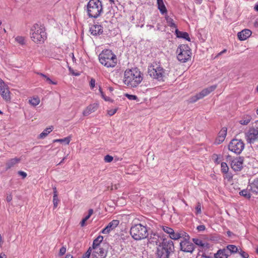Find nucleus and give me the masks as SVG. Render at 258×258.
Here are the masks:
<instances>
[{"label":"nucleus","mask_w":258,"mask_h":258,"mask_svg":"<svg viewBox=\"0 0 258 258\" xmlns=\"http://www.w3.org/2000/svg\"><path fill=\"white\" fill-rule=\"evenodd\" d=\"M143 75L138 68L127 70L124 74L123 82L128 88L137 87L142 81Z\"/></svg>","instance_id":"obj_1"},{"label":"nucleus","mask_w":258,"mask_h":258,"mask_svg":"<svg viewBox=\"0 0 258 258\" xmlns=\"http://www.w3.org/2000/svg\"><path fill=\"white\" fill-rule=\"evenodd\" d=\"M174 251L173 242L171 240L163 239L158 245L156 250L157 258H169L171 253Z\"/></svg>","instance_id":"obj_2"},{"label":"nucleus","mask_w":258,"mask_h":258,"mask_svg":"<svg viewBox=\"0 0 258 258\" xmlns=\"http://www.w3.org/2000/svg\"><path fill=\"white\" fill-rule=\"evenodd\" d=\"M99 62L106 68H114L117 63L116 55L109 49L103 50L98 56Z\"/></svg>","instance_id":"obj_3"},{"label":"nucleus","mask_w":258,"mask_h":258,"mask_svg":"<svg viewBox=\"0 0 258 258\" xmlns=\"http://www.w3.org/2000/svg\"><path fill=\"white\" fill-rule=\"evenodd\" d=\"M148 74L152 79L159 82H164L167 75L166 70L156 62H153L148 67Z\"/></svg>","instance_id":"obj_4"},{"label":"nucleus","mask_w":258,"mask_h":258,"mask_svg":"<svg viewBox=\"0 0 258 258\" xmlns=\"http://www.w3.org/2000/svg\"><path fill=\"white\" fill-rule=\"evenodd\" d=\"M88 16L97 18L103 12L102 2L100 0H90L87 6Z\"/></svg>","instance_id":"obj_5"},{"label":"nucleus","mask_w":258,"mask_h":258,"mask_svg":"<svg viewBox=\"0 0 258 258\" xmlns=\"http://www.w3.org/2000/svg\"><path fill=\"white\" fill-rule=\"evenodd\" d=\"M31 38L35 43L43 42L46 38V34L43 27L37 24H34L31 29Z\"/></svg>","instance_id":"obj_6"},{"label":"nucleus","mask_w":258,"mask_h":258,"mask_svg":"<svg viewBox=\"0 0 258 258\" xmlns=\"http://www.w3.org/2000/svg\"><path fill=\"white\" fill-rule=\"evenodd\" d=\"M130 234L136 240L145 239L148 235L147 228L141 224H135L131 227Z\"/></svg>","instance_id":"obj_7"},{"label":"nucleus","mask_w":258,"mask_h":258,"mask_svg":"<svg viewBox=\"0 0 258 258\" xmlns=\"http://www.w3.org/2000/svg\"><path fill=\"white\" fill-rule=\"evenodd\" d=\"M181 240L179 245L180 250L185 252L192 253L195 249V247L192 243L189 241L190 236L185 232L183 231L181 234Z\"/></svg>","instance_id":"obj_8"},{"label":"nucleus","mask_w":258,"mask_h":258,"mask_svg":"<svg viewBox=\"0 0 258 258\" xmlns=\"http://www.w3.org/2000/svg\"><path fill=\"white\" fill-rule=\"evenodd\" d=\"M177 58L182 62H185L191 57V50L188 45H180L177 49Z\"/></svg>","instance_id":"obj_9"},{"label":"nucleus","mask_w":258,"mask_h":258,"mask_svg":"<svg viewBox=\"0 0 258 258\" xmlns=\"http://www.w3.org/2000/svg\"><path fill=\"white\" fill-rule=\"evenodd\" d=\"M244 148V144L241 140L233 139L228 145V149L237 154H239Z\"/></svg>","instance_id":"obj_10"},{"label":"nucleus","mask_w":258,"mask_h":258,"mask_svg":"<svg viewBox=\"0 0 258 258\" xmlns=\"http://www.w3.org/2000/svg\"><path fill=\"white\" fill-rule=\"evenodd\" d=\"M245 139L247 143L252 144L258 140V130L250 128L245 133Z\"/></svg>","instance_id":"obj_11"},{"label":"nucleus","mask_w":258,"mask_h":258,"mask_svg":"<svg viewBox=\"0 0 258 258\" xmlns=\"http://www.w3.org/2000/svg\"><path fill=\"white\" fill-rule=\"evenodd\" d=\"M162 229L167 234H169V237L173 240H178L181 238V234L183 231L180 230L175 232L174 230L169 227L162 226Z\"/></svg>","instance_id":"obj_12"},{"label":"nucleus","mask_w":258,"mask_h":258,"mask_svg":"<svg viewBox=\"0 0 258 258\" xmlns=\"http://www.w3.org/2000/svg\"><path fill=\"white\" fill-rule=\"evenodd\" d=\"M0 94L3 98L6 101H10L11 100L10 92L9 87L6 85L3 80L0 78Z\"/></svg>","instance_id":"obj_13"},{"label":"nucleus","mask_w":258,"mask_h":258,"mask_svg":"<svg viewBox=\"0 0 258 258\" xmlns=\"http://www.w3.org/2000/svg\"><path fill=\"white\" fill-rule=\"evenodd\" d=\"M93 258H104L107 255V251L103 247H96L93 249Z\"/></svg>","instance_id":"obj_14"},{"label":"nucleus","mask_w":258,"mask_h":258,"mask_svg":"<svg viewBox=\"0 0 258 258\" xmlns=\"http://www.w3.org/2000/svg\"><path fill=\"white\" fill-rule=\"evenodd\" d=\"M243 159L240 158H236L231 161V167L234 171H240L242 168Z\"/></svg>","instance_id":"obj_15"},{"label":"nucleus","mask_w":258,"mask_h":258,"mask_svg":"<svg viewBox=\"0 0 258 258\" xmlns=\"http://www.w3.org/2000/svg\"><path fill=\"white\" fill-rule=\"evenodd\" d=\"M193 242L197 245L199 246L201 249H200V251L203 250H206L210 248V244L204 241L201 239L197 238H194L192 239Z\"/></svg>","instance_id":"obj_16"},{"label":"nucleus","mask_w":258,"mask_h":258,"mask_svg":"<svg viewBox=\"0 0 258 258\" xmlns=\"http://www.w3.org/2000/svg\"><path fill=\"white\" fill-rule=\"evenodd\" d=\"M119 222L117 220H113L110 222L107 226L102 229L101 232L103 234L109 233V232L116 228L119 224Z\"/></svg>","instance_id":"obj_17"},{"label":"nucleus","mask_w":258,"mask_h":258,"mask_svg":"<svg viewBox=\"0 0 258 258\" xmlns=\"http://www.w3.org/2000/svg\"><path fill=\"white\" fill-rule=\"evenodd\" d=\"M91 34L94 36L99 35L102 34L103 27L101 25L98 24H95L92 26L90 28Z\"/></svg>","instance_id":"obj_18"},{"label":"nucleus","mask_w":258,"mask_h":258,"mask_svg":"<svg viewBox=\"0 0 258 258\" xmlns=\"http://www.w3.org/2000/svg\"><path fill=\"white\" fill-rule=\"evenodd\" d=\"M227 128L223 127L218 133V136L216 140V143L217 144L222 143L224 140L227 135Z\"/></svg>","instance_id":"obj_19"},{"label":"nucleus","mask_w":258,"mask_h":258,"mask_svg":"<svg viewBox=\"0 0 258 258\" xmlns=\"http://www.w3.org/2000/svg\"><path fill=\"white\" fill-rule=\"evenodd\" d=\"M251 31L249 29H244L237 34L238 39L241 41L247 39L251 35Z\"/></svg>","instance_id":"obj_20"},{"label":"nucleus","mask_w":258,"mask_h":258,"mask_svg":"<svg viewBox=\"0 0 258 258\" xmlns=\"http://www.w3.org/2000/svg\"><path fill=\"white\" fill-rule=\"evenodd\" d=\"M98 108V104L96 103H93L89 105L86 107V108L83 111V114L84 116H88L91 113L95 112Z\"/></svg>","instance_id":"obj_21"},{"label":"nucleus","mask_w":258,"mask_h":258,"mask_svg":"<svg viewBox=\"0 0 258 258\" xmlns=\"http://www.w3.org/2000/svg\"><path fill=\"white\" fill-rule=\"evenodd\" d=\"M229 253L225 248L219 249L214 255V258H228Z\"/></svg>","instance_id":"obj_22"},{"label":"nucleus","mask_w":258,"mask_h":258,"mask_svg":"<svg viewBox=\"0 0 258 258\" xmlns=\"http://www.w3.org/2000/svg\"><path fill=\"white\" fill-rule=\"evenodd\" d=\"M217 88V85H212L209 87H207L204 89H203L201 92L199 93L200 97L202 98H204L205 96L209 95L211 92L214 91Z\"/></svg>","instance_id":"obj_23"},{"label":"nucleus","mask_w":258,"mask_h":258,"mask_svg":"<svg viewBox=\"0 0 258 258\" xmlns=\"http://www.w3.org/2000/svg\"><path fill=\"white\" fill-rule=\"evenodd\" d=\"M248 189L254 193L258 192V179H254L248 186Z\"/></svg>","instance_id":"obj_24"},{"label":"nucleus","mask_w":258,"mask_h":258,"mask_svg":"<svg viewBox=\"0 0 258 258\" xmlns=\"http://www.w3.org/2000/svg\"><path fill=\"white\" fill-rule=\"evenodd\" d=\"M20 161H21V158H16V157L10 159L9 160H8L7 162V163L6 164V169H10L11 168L13 167L16 164L19 163L20 162Z\"/></svg>","instance_id":"obj_25"},{"label":"nucleus","mask_w":258,"mask_h":258,"mask_svg":"<svg viewBox=\"0 0 258 258\" xmlns=\"http://www.w3.org/2000/svg\"><path fill=\"white\" fill-rule=\"evenodd\" d=\"M175 32L177 37L184 39L188 41H190L188 33L180 31L177 29H175Z\"/></svg>","instance_id":"obj_26"},{"label":"nucleus","mask_w":258,"mask_h":258,"mask_svg":"<svg viewBox=\"0 0 258 258\" xmlns=\"http://www.w3.org/2000/svg\"><path fill=\"white\" fill-rule=\"evenodd\" d=\"M158 8L162 14L167 13V9L164 4L163 0H157Z\"/></svg>","instance_id":"obj_27"},{"label":"nucleus","mask_w":258,"mask_h":258,"mask_svg":"<svg viewBox=\"0 0 258 258\" xmlns=\"http://www.w3.org/2000/svg\"><path fill=\"white\" fill-rule=\"evenodd\" d=\"M225 249H227L228 250V253H229V256L232 253H235L238 252V248L234 245L229 244L228 245Z\"/></svg>","instance_id":"obj_28"},{"label":"nucleus","mask_w":258,"mask_h":258,"mask_svg":"<svg viewBox=\"0 0 258 258\" xmlns=\"http://www.w3.org/2000/svg\"><path fill=\"white\" fill-rule=\"evenodd\" d=\"M103 239V237L101 235L98 236L95 239H94L93 242L92 246L91 247L92 249L96 247H100V243L102 241Z\"/></svg>","instance_id":"obj_29"},{"label":"nucleus","mask_w":258,"mask_h":258,"mask_svg":"<svg viewBox=\"0 0 258 258\" xmlns=\"http://www.w3.org/2000/svg\"><path fill=\"white\" fill-rule=\"evenodd\" d=\"M53 126H50L45 128L39 135V138L44 139L53 130Z\"/></svg>","instance_id":"obj_30"},{"label":"nucleus","mask_w":258,"mask_h":258,"mask_svg":"<svg viewBox=\"0 0 258 258\" xmlns=\"http://www.w3.org/2000/svg\"><path fill=\"white\" fill-rule=\"evenodd\" d=\"M37 74L40 76H41L48 84L53 85L57 84L56 82H54L51 80V79L47 75L41 73H37Z\"/></svg>","instance_id":"obj_31"},{"label":"nucleus","mask_w":258,"mask_h":258,"mask_svg":"<svg viewBox=\"0 0 258 258\" xmlns=\"http://www.w3.org/2000/svg\"><path fill=\"white\" fill-rule=\"evenodd\" d=\"M251 120V117L250 115H244L242 118L239 120V123L242 125H247Z\"/></svg>","instance_id":"obj_32"},{"label":"nucleus","mask_w":258,"mask_h":258,"mask_svg":"<svg viewBox=\"0 0 258 258\" xmlns=\"http://www.w3.org/2000/svg\"><path fill=\"white\" fill-rule=\"evenodd\" d=\"M71 140V137H67L63 139H55L53 141V143L60 142L64 143L66 145H68Z\"/></svg>","instance_id":"obj_33"},{"label":"nucleus","mask_w":258,"mask_h":258,"mask_svg":"<svg viewBox=\"0 0 258 258\" xmlns=\"http://www.w3.org/2000/svg\"><path fill=\"white\" fill-rule=\"evenodd\" d=\"M29 102L33 106H36L40 103V99L38 97H34L29 99Z\"/></svg>","instance_id":"obj_34"},{"label":"nucleus","mask_w":258,"mask_h":258,"mask_svg":"<svg viewBox=\"0 0 258 258\" xmlns=\"http://www.w3.org/2000/svg\"><path fill=\"white\" fill-rule=\"evenodd\" d=\"M99 92L100 93V95L102 97V98L106 101H110V102H113V100H112L110 97H107V96H106L104 94V93H103L101 88L100 87H99Z\"/></svg>","instance_id":"obj_35"},{"label":"nucleus","mask_w":258,"mask_h":258,"mask_svg":"<svg viewBox=\"0 0 258 258\" xmlns=\"http://www.w3.org/2000/svg\"><path fill=\"white\" fill-rule=\"evenodd\" d=\"M167 22L169 26L171 28H175L176 29V26L174 23L173 20L172 18H167Z\"/></svg>","instance_id":"obj_36"},{"label":"nucleus","mask_w":258,"mask_h":258,"mask_svg":"<svg viewBox=\"0 0 258 258\" xmlns=\"http://www.w3.org/2000/svg\"><path fill=\"white\" fill-rule=\"evenodd\" d=\"M15 40L20 45H23L25 44V39L22 36H17L16 37Z\"/></svg>","instance_id":"obj_37"},{"label":"nucleus","mask_w":258,"mask_h":258,"mask_svg":"<svg viewBox=\"0 0 258 258\" xmlns=\"http://www.w3.org/2000/svg\"><path fill=\"white\" fill-rule=\"evenodd\" d=\"M228 169V167L226 163L222 162L221 163V171L222 172L227 173Z\"/></svg>","instance_id":"obj_38"},{"label":"nucleus","mask_w":258,"mask_h":258,"mask_svg":"<svg viewBox=\"0 0 258 258\" xmlns=\"http://www.w3.org/2000/svg\"><path fill=\"white\" fill-rule=\"evenodd\" d=\"M202 99L201 97H200L199 94H197L195 96H192L189 99V101L191 103H194L198 101V100Z\"/></svg>","instance_id":"obj_39"},{"label":"nucleus","mask_w":258,"mask_h":258,"mask_svg":"<svg viewBox=\"0 0 258 258\" xmlns=\"http://www.w3.org/2000/svg\"><path fill=\"white\" fill-rule=\"evenodd\" d=\"M240 195L242 196L245 198H250V194L248 193V191L247 190L244 189L241 191L239 192Z\"/></svg>","instance_id":"obj_40"},{"label":"nucleus","mask_w":258,"mask_h":258,"mask_svg":"<svg viewBox=\"0 0 258 258\" xmlns=\"http://www.w3.org/2000/svg\"><path fill=\"white\" fill-rule=\"evenodd\" d=\"M92 252V248L90 247L88 250L83 254L82 258H89Z\"/></svg>","instance_id":"obj_41"},{"label":"nucleus","mask_w":258,"mask_h":258,"mask_svg":"<svg viewBox=\"0 0 258 258\" xmlns=\"http://www.w3.org/2000/svg\"><path fill=\"white\" fill-rule=\"evenodd\" d=\"M125 96L130 100H136L138 99V97L136 95L125 94Z\"/></svg>","instance_id":"obj_42"},{"label":"nucleus","mask_w":258,"mask_h":258,"mask_svg":"<svg viewBox=\"0 0 258 258\" xmlns=\"http://www.w3.org/2000/svg\"><path fill=\"white\" fill-rule=\"evenodd\" d=\"M159 236L156 234H153V238H150V242H153L157 243L158 242Z\"/></svg>","instance_id":"obj_43"},{"label":"nucleus","mask_w":258,"mask_h":258,"mask_svg":"<svg viewBox=\"0 0 258 258\" xmlns=\"http://www.w3.org/2000/svg\"><path fill=\"white\" fill-rule=\"evenodd\" d=\"M113 159V157L109 155H107L104 157V161L105 162H111Z\"/></svg>","instance_id":"obj_44"},{"label":"nucleus","mask_w":258,"mask_h":258,"mask_svg":"<svg viewBox=\"0 0 258 258\" xmlns=\"http://www.w3.org/2000/svg\"><path fill=\"white\" fill-rule=\"evenodd\" d=\"M238 252L241 255V256L243 258H248L249 256V255L247 253L242 250H241L240 251H238Z\"/></svg>","instance_id":"obj_45"},{"label":"nucleus","mask_w":258,"mask_h":258,"mask_svg":"<svg viewBox=\"0 0 258 258\" xmlns=\"http://www.w3.org/2000/svg\"><path fill=\"white\" fill-rule=\"evenodd\" d=\"M93 209H89V211H88V214L87 216H85V217L84 218V219L87 221L89 218L90 217H91V216L93 214Z\"/></svg>","instance_id":"obj_46"},{"label":"nucleus","mask_w":258,"mask_h":258,"mask_svg":"<svg viewBox=\"0 0 258 258\" xmlns=\"http://www.w3.org/2000/svg\"><path fill=\"white\" fill-rule=\"evenodd\" d=\"M59 200L57 198V196L56 197H53V206L54 208H56L58 205Z\"/></svg>","instance_id":"obj_47"},{"label":"nucleus","mask_w":258,"mask_h":258,"mask_svg":"<svg viewBox=\"0 0 258 258\" xmlns=\"http://www.w3.org/2000/svg\"><path fill=\"white\" fill-rule=\"evenodd\" d=\"M197 214L201 213V206L200 203H198L196 208Z\"/></svg>","instance_id":"obj_48"},{"label":"nucleus","mask_w":258,"mask_h":258,"mask_svg":"<svg viewBox=\"0 0 258 258\" xmlns=\"http://www.w3.org/2000/svg\"><path fill=\"white\" fill-rule=\"evenodd\" d=\"M117 108H115L113 109H110L108 110V114L109 116H112L114 115L117 111Z\"/></svg>","instance_id":"obj_49"},{"label":"nucleus","mask_w":258,"mask_h":258,"mask_svg":"<svg viewBox=\"0 0 258 258\" xmlns=\"http://www.w3.org/2000/svg\"><path fill=\"white\" fill-rule=\"evenodd\" d=\"M95 80L93 78H92L90 82V86L91 89H93L95 86Z\"/></svg>","instance_id":"obj_50"},{"label":"nucleus","mask_w":258,"mask_h":258,"mask_svg":"<svg viewBox=\"0 0 258 258\" xmlns=\"http://www.w3.org/2000/svg\"><path fill=\"white\" fill-rule=\"evenodd\" d=\"M66 248L64 246H62V247L60 248V249L59 250V254L60 255H62L66 253Z\"/></svg>","instance_id":"obj_51"},{"label":"nucleus","mask_w":258,"mask_h":258,"mask_svg":"<svg viewBox=\"0 0 258 258\" xmlns=\"http://www.w3.org/2000/svg\"><path fill=\"white\" fill-rule=\"evenodd\" d=\"M205 229H206V227H205V225H200L198 226L197 228V229L199 231H203L205 230Z\"/></svg>","instance_id":"obj_52"},{"label":"nucleus","mask_w":258,"mask_h":258,"mask_svg":"<svg viewBox=\"0 0 258 258\" xmlns=\"http://www.w3.org/2000/svg\"><path fill=\"white\" fill-rule=\"evenodd\" d=\"M18 174L22 176L23 178H25L27 175V173L23 171H19Z\"/></svg>","instance_id":"obj_53"},{"label":"nucleus","mask_w":258,"mask_h":258,"mask_svg":"<svg viewBox=\"0 0 258 258\" xmlns=\"http://www.w3.org/2000/svg\"><path fill=\"white\" fill-rule=\"evenodd\" d=\"M12 200V196L11 195H9L7 196L6 200L8 202H10Z\"/></svg>","instance_id":"obj_54"},{"label":"nucleus","mask_w":258,"mask_h":258,"mask_svg":"<svg viewBox=\"0 0 258 258\" xmlns=\"http://www.w3.org/2000/svg\"><path fill=\"white\" fill-rule=\"evenodd\" d=\"M87 221L84 219L83 218L82 221H81L80 222V225H81V227H84L86 225V224H85V222H86Z\"/></svg>","instance_id":"obj_55"},{"label":"nucleus","mask_w":258,"mask_h":258,"mask_svg":"<svg viewBox=\"0 0 258 258\" xmlns=\"http://www.w3.org/2000/svg\"><path fill=\"white\" fill-rule=\"evenodd\" d=\"M225 178L227 179L228 181H230L232 179V176L231 174H227L226 175Z\"/></svg>","instance_id":"obj_56"},{"label":"nucleus","mask_w":258,"mask_h":258,"mask_svg":"<svg viewBox=\"0 0 258 258\" xmlns=\"http://www.w3.org/2000/svg\"><path fill=\"white\" fill-rule=\"evenodd\" d=\"M53 197H57V194L56 188L55 187H53Z\"/></svg>","instance_id":"obj_57"},{"label":"nucleus","mask_w":258,"mask_h":258,"mask_svg":"<svg viewBox=\"0 0 258 258\" xmlns=\"http://www.w3.org/2000/svg\"><path fill=\"white\" fill-rule=\"evenodd\" d=\"M202 257L203 258H213L212 257H211L210 256L206 255L205 253H203L202 255Z\"/></svg>","instance_id":"obj_58"},{"label":"nucleus","mask_w":258,"mask_h":258,"mask_svg":"<svg viewBox=\"0 0 258 258\" xmlns=\"http://www.w3.org/2000/svg\"><path fill=\"white\" fill-rule=\"evenodd\" d=\"M0 258H7V257L4 253H1L0 254Z\"/></svg>","instance_id":"obj_59"},{"label":"nucleus","mask_w":258,"mask_h":258,"mask_svg":"<svg viewBox=\"0 0 258 258\" xmlns=\"http://www.w3.org/2000/svg\"><path fill=\"white\" fill-rule=\"evenodd\" d=\"M65 258H74V257L71 254H68L66 255Z\"/></svg>","instance_id":"obj_60"},{"label":"nucleus","mask_w":258,"mask_h":258,"mask_svg":"<svg viewBox=\"0 0 258 258\" xmlns=\"http://www.w3.org/2000/svg\"><path fill=\"white\" fill-rule=\"evenodd\" d=\"M2 243H3V241H2V235L0 234V247L2 246Z\"/></svg>","instance_id":"obj_61"},{"label":"nucleus","mask_w":258,"mask_h":258,"mask_svg":"<svg viewBox=\"0 0 258 258\" xmlns=\"http://www.w3.org/2000/svg\"><path fill=\"white\" fill-rule=\"evenodd\" d=\"M254 10L258 12V5H256L255 6H254Z\"/></svg>","instance_id":"obj_62"},{"label":"nucleus","mask_w":258,"mask_h":258,"mask_svg":"<svg viewBox=\"0 0 258 258\" xmlns=\"http://www.w3.org/2000/svg\"><path fill=\"white\" fill-rule=\"evenodd\" d=\"M202 0H196V3L200 4L202 3Z\"/></svg>","instance_id":"obj_63"},{"label":"nucleus","mask_w":258,"mask_h":258,"mask_svg":"<svg viewBox=\"0 0 258 258\" xmlns=\"http://www.w3.org/2000/svg\"><path fill=\"white\" fill-rule=\"evenodd\" d=\"M64 161V158H63L61 161L58 163V165H60L61 164V163H62Z\"/></svg>","instance_id":"obj_64"}]
</instances>
